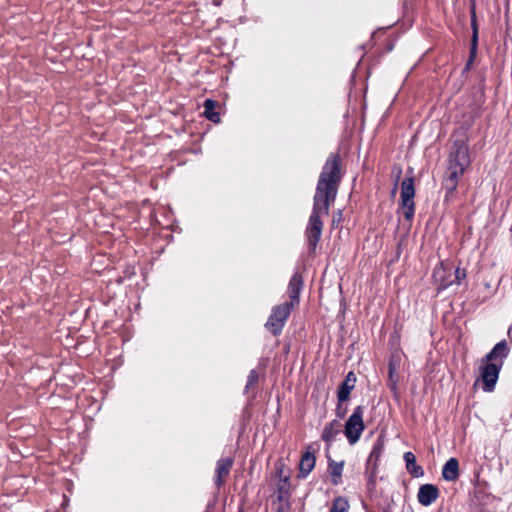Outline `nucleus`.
<instances>
[{"label": "nucleus", "mask_w": 512, "mask_h": 512, "mask_svg": "<svg viewBox=\"0 0 512 512\" xmlns=\"http://www.w3.org/2000/svg\"><path fill=\"white\" fill-rule=\"evenodd\" d=\"M343 177L339 153H331L322 168L313 197L312 213L305 230L309 254H314L321 239L323 221L329 214L330 206L335 202L339 185Z\"/></svg>", "instance_id": "1"}, {"label": "nucleus", "mask_w": 512, "mask_h": 512, "mask_svg": "<svg viewBox=\"0 0 512 512\" xmlns=\"http://www.w3.org/2000/svg\"><path fill=\"white\" fill-rule=\"evenodd\" d=\"M509 353L510 347L507 341L501 340L480 360L478 380L482 381L483 391H494L500 371Z\"/></svg>", "instance_id": "2"}, {"label": "nucleus", "mask_w": 512, "mask_h": 512, "mask_svg": "<svg viewBox=\"0 0 512 512\" xmlns=\"http://www.w3.org/2000/svg\"><path fill=\"white\" fill-rule=\"evenodd\" d=\"M448 162L443 185L449 193H452L457 187L459 178L471 162L468 145L463 139H457L453 142Z\"/></svg>", "instance_id": "3"}, {"label": "nucleus", "mask_w": 512, "mask_h": 512, "mask_svg": "<svg viewBox=\"0 0 512 512\" xmlns=\"http://www.w3.org/2000/svg\"><path fill=\"white\" fill-rule=\"evenodd\" d=\"M294 308L291 304L282 303L271 309L270 316L265 323V328L273 335L279 336Z\"/></svg>", "instance_id": "4"}, {"label": "nucleus", "mask_w": 512, "mask_h": 512, "mask_svg": "<svg viewBox=\"0 0 512 512\" xmlns=\"http://www.w3.org/2000/svg\"><path fill=\"white\" fill-rule=\"evenodd\" d=\"M364 407L359 405L354 408L344 426V434L350 445H354L360 439L365 424L363 421Z\"/></svg>", "instance_id": "5"}, {"label": "nucleus", "mask_w": 512, "mask_h": 512, "mask_svg": "<svg viewBox=\"0 0 512 512\" xmlns=\"http://www.w3.org/2000/svg\"><path fill=\"white\" fill-rule=\"evenodd\" d=\"M415 188H414V178L406 177L401 183V208L403 209L404 218L410 224L414 218L415 214Z\"/></svg>", "instance_id": "6"}, {"label": "nucleus", "mask_w": 512, "mask_h": 512, "mask_svg": "<svg viewBox=\"0 0 512 512\" xmlns=\"http://www.w3.org/2000/svg\"><path fill=\"white\" fill-rule=\"evenodd\" d=\"M385 441L384 437L380 435L377 440L374 442L372 450L368 456L366 461V470L365 475L367 477V482L369 486H375L376 484V474L378 470V462L384 452Z\"/></svg>", "instance_id": "7"}, {"label": "nucleus", "mask_w": 512, "mask_h": 512, "mask_svg": "<svg viewBox=\"0 0 512 512\" xmlns=\"http://www.w3.org/2000/svg\"><path fill=\"white\" fill-rule=\"evenodd\" d=\"M445 267L443 266V263L440 264V266L436 267L433 272V277L436 282H439V290L447 289L452 284H460L461 280H463L466 277V271L464 269H461L457 267L454 271V279L449 280L446 279L445 274Z\"/></svg>", "instance_id": "8"}, {"label": "nucleus", "mask_w": 512, "mask_h": 512, "mask_svg": "<svg viewBox=\"0 0 512 512\" xmlns=\"http://www.w3.org/2000/svg\"><path fill=\"white\" fill-rule=\"evenodd\" d=\"M303 289V276L299 272H295L287 287V294L289 296L290 301H286V304H291L293 308L299 305L300 302V294Z\"/></svg>", "instance_id": "9"}, {"label": "nucleus", "mask_w": 512, "mask_h": 512, "mask_svg": "<svg viewBox=\"0 0 512 512\" xmlns=\"http://www.w3.org/2000/svg\"><path fill=\"white\" fill-rule=\"evenodd\" d=\"M439 497V489L434 484H423L419 487L417 499L423 506H430Z\"/></svg>", "instance_id": "10"}, {"label": "nucleus", "mask_w": 512, "mask_h": 512, "mask_svg": "<svg viewBox=\"0 0 512 512\" xmlns=\"http://www.w3.org/2000/svg\"><path fill=\"white\" fill-rule=\"evenodd\" d=\"M355 383L356 375L354 372L350 371L338 387L337 398L339 402H345L349 399L350 393L355 387Z\"/></svg>", "instance_id": "11"}, {"label": "nucleus", "mask_w": 512, "mask_h": 512, "mask_svg": "<svg viewBox=\"0 0 512 512\" xmlns=\"http://www.w3.org/2000/svg\"><path fill=\"white\" fill-rule=\"evenodd\" d=\"M233 465V460L231 458H221L217 462L216 466V476L214 479L215 485L219 488L224 482L225 478L228 476Z\"/></svg>", "instance_id": "12"}, {"label": "nucleus", "mask_w": 512, "mask_h": 512, "mask_svg": "<svg viewBox=\"0 0 512 512\" xmlns=\"http://www.w3.org/2000/svg\"><path fill=\"white\" fill-rule=\"evenodd\" d=\"M442 477L446 481L454 482L459 478V462L452 457L446 461L442 468Z\"/></svg>", "instance_id": "13"}, {"label": "nucleus", "mask_w": 512, "mask_h": 512, "mask_svg": "<svg viewBox=\"0 0 512 512\" xmlns=\"http://www.w3.org/2000/svg\"><path fill=\"white\" fill-rule=\"evenodd\" d=\"M341 427L342 425L338 420L327 423L322 431V440L326 442L327 445H331L336 436L340 433Z\"/></svg>", "instance_id": "14"}, {"label": "nucleus", "mask_w": 512, "mask_h": 512, "mask_svg": "<svg viewBox=\"0 0 512 512\" xmlns=\"http://www.w3.org/2000/svg\"><path fill=\"white\" fill-rule=\"evenodd\" d=\"M316 458L313 453L305 452L299 463V477L305 478L315 467Z\"/></svg>", "instance_id": "15"}, {"label": "nucleus", "mask_w": 512, "mask_h": 512, "mask_svg": "<svg viewBox=\"0 0 512 512\" xmlns=\"http://www.w3.org/2000/svg\"><path fill=\"white\" fill-rule=\"evenodd\" d=\"M403 459L405 461L407 471L413 477L419 478L424 475V469L420 465H417L414 453H412L411 451L405 452L403 455Z\"/></svg>", "instance_id": "16"}, {"label": "nucleus", "mask_w": 512, "mask_h": 512, "mask_svg": "<svg viewBox=\"0 0 512 512\" xmlns=\"http://www.w3.org/2000/svg\"><path fill=\"white\" fill-rule=\"evenodd\" d=\"M344 461L336 462L329 458L328 468L331 475V482L333 485H339L342 482V472Z\"/></svg>", "instance_id": "17"}, {"label": "nucleus", "mask_w": 512, "mask_h": 512, "mask_svg": "<svg viewBox=\"0 0 512 512\" xmlns=\"http://www.w3.org/2000/svg\"><path fill=\"white\" fill-rule=\"evenodd\" d=\"M471 29H472V36H471V44H472V50H477L478 47V37H479V27L477 23V16H476V8L475 3H472L471 5Z\"/></svg>", "instance_id": "18"}, {"label": "nucleus", "mask_w": 512, "mask_h": 512, "mask_svg": "<svg viewBox=\"0 0 512 512\" xmlns=\"http://www.w3.org/2000/svg\"><path fill=\"white\" fill-rule=\"evenodd\" d=\"M216 106L217 102L212 99H206L203 104L205 117L214 123L220 121V115L215 111Z\"/></svg>", "instance_id": "19"}, {"label": "nucleus", "mask_w": 512, "mask_h": 512, "mask_svg": "<svg viewBox=\"0 0 512 512\" xmlns=\"http://www.w3.org/2000/svg\"><path fill=\"white\" fill-rule=\"evenodd\" d=\"M290 498V483L289 478L286 476L280 479L277 487V499L280 502H287Z\"/></svg>", "instance_id": "20"}, {"label": "nucleus", "mask_w": 512, "mask_h": 512, "mask_svg": "<svg viewBox=\"0 0 512 512\" xmlns=\"http://www.w3.org/2000/svg\"><path fill=\"white\" fill-rule=\"evenodd\" d=\"M349 502L345 497L339 496L336 497L330 508L329 512H348Z\"/></svg>", "instance_id": "21"}, {"label": "nucleus", "mask_w": 512, "mask_h": 512, "mask_svg": "<svg viewBox=\"0 0 512 512\" xmlns=\"http://www.w3.org/2000/svg\"><path fill=\"white\" fill-rule=\"evenodd\" d=\"M400 359L399 357L392 356L390 358L389 364H388V375L389 379L392 382L391 389L395 390L397 387V379L394 378L395 372H396V366L397 363H399Z\"/></svg>", "instance_id": "22"}, {"label": "nucleus", "mask_w": 512, "mask_h": 512, "mask_svg": "<svg viewBox=\"0 0 512 512\" xmlns=\"http://www.w3.org/2000/svg\"><path fill=\"white\" fill-rule=\"evenodd\" d=\"M258 373L255 369H252L250 372H249V375L247 377V383H246V386H245V392L247 393L251 387L258 381Z\"/></svg>", "instance_id": "23"}, {"label": "nucleus", "mask_w": 512, "mask_h": 512, "mask_svg": "<svg viewBox=\"0 0 512 512\" xmlns=\"http://www.w3.org/2000/svg\"><path fill=\"white\" fill-rule=\"evenodd\" d=\"M335 412H336L337 417H338V418H340V419H342V418H344V417H345V415H346V412H347V406H345V405L343 404V402H339V401H338Z\"/></svg>", "instance_id": "24"}, {"label": "nucleus", "mask_w": 512, "mask_h": 512, "mask_svg": "<svg viewBox=\"0 0 512 512\" xmlns=\"http://www.w3.org/2000/svg\"><path fill=\"white\" fill-rule=\"evenodd\" d=\"M477 50H472V45L470 46V53H469V59L465 64L464 70H469L472 63L474 62L476 58Z\"/></svg>", "instance_id": "25"}, {"label": "nucleus", "mask_w": 512, "mask_h": 512, "mask_svg": "<svg viewBox=\"0 0 512 512\" xmlns=\"http://www.w3.org/2000/svg\"><path fill=\"white\" fill-rule=\"evenodd\" d=\"M383 512H393V511H392V508H391V504L387 505V507H385V508L383 509Z\"/></svg>", "instance_id": "26"}, {"label": "nucleus", "mask_w": 512, "mask_h": 512, "mask_svg": "<svg viewBox=\"0 0 512 512\" xmlns=\"http://www.w3.org/2000/svg\"><path fill=\"white\" fill-rule=\"evenodd\" d=\"M401 173H402V171H401V169H399V170H398V173H397V177H396V178H397V180L400 178Z\"/></svg>", "instance_id": "27"}, {"label": "nucleus", "mask_w": 512, "mask_h": 512, "mask_svg": "<svg viewBox=\"0 0 512 512\" xmlns=\"http://www.w3.org/2000/svg\"><path fill=\"white\" fill-rule=\"evenodd\" d=\"M98 265H103V261L97 260Z\"/></svg>", "instance_id": "28"}]
</instances>
